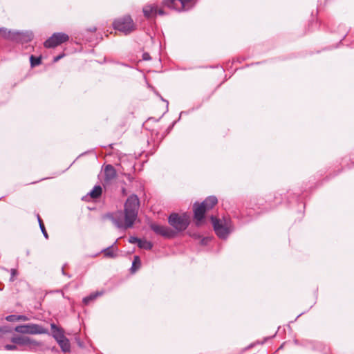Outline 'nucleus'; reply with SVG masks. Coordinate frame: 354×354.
Segmentation results:
<instances>
[{
    "mask_svg": "<svg viewBox=\"0 0 354 354\" xmlns=\"http://www.w3.org/2000/svg\"><path fill=\"white\" fill-rule=\"evenodd\" d=\"M102 194V187L100 185H95L89 192V195L93 198H97Z\"/></svg>",
    "mask_w": 354,
    "mask_h": 354,
    "instance_id": "obj_21",
    "label": "nucleus"
},
{
    "mask_svg": "<svg viewBox=\"0 0 354 354\" xmlns=\"http://www.w3.org/2000/svg\"><path fill=\"white\" fill-rule=\"evenodd\" d=\"M90 30H91V31L94 32V31H95V30H96V28H93L91 29Z\"/></svg>",
    "mask_w": 354,
    "mask_h": 354,
    "instance_id": "obj_37",
    "label": "nucleus"
},
{
    "mask_svg": "<svg viewBox=\"0 0 354 354\" xmlns=\"http://www.w3.org/2000/svg\"><path fill=\"white\" fill-rule=\"evenodd\" d=\"M30 65L32 67H35L41 64V57H35L31 55L30 57Z\"/></svg>",
    "mask_w": 354,
    "mask_h": 354,
    "instance_id": "obj_24",
    "label": "nucleus"
},
{
    "mask_svg": "<svg viewBox=\"0 0 354 354\" xmlns=\"http://www.w3.org/2000/svg\"><path fill=\"white\" fill-rule=\"evenodd\" d=\"M143 13L147 18H150L152 15L156 14V7L151 5L145 6L143 8Z\"/></svg>",
    "mask_w": 354,
    "mask_h": 354,
    "instance_id": "obj_20",
    "label": "nucleus"
},
{
    "mask_svg": "<svg viewBox=\"0 0 354 354\" xmlns=\"http://www.w3.org/2000/svg\"><path fill=\"white\" fill-rule=\"evenodd\" d=\"M190 236H192L195 239H201V236L198 234H197V233H194L192 234H190Z\"/></svg>",
    "mask_w": 354,
    "mask_h": 354,
    "instance_id": "obj_34",
    "label": "nucleus"
},
{
    "mask_svg": "<svg viewBox=\"0 0 354 354\" xmlns=\"http://www.w3.org/2000/svg\"><path fill=\"white\" fill-rule=\"evenodd\" d=\"M200 240H201V245H206V244H207V243L209 241V238H207V237H205V238H202V239L201 238Z\"/></svg>",
    "mask_w": 354,
    "mask_h": 354,
    "instance_id": "obj_29",
    "label": "nucleus"
},
{
    "mask_svg": "<svg viewBox=\"0 0 354 354\" xmlns=\"http://www.w3.org/2000/svg\"><path fill=\"white\" fill-rule=\"evenodd\" d=\"M64 55H65L63 53V54H61V55H57V56L53 58V62H58L60 59H62V57H64Z\"/></svg>",
    "mask_w": 354,
    "mask_h": 354,
    "instance_id": "obj_30",
    "label": "nucleus"
},
{
    "mask_svg": "<svg viewBox=\"0 0 354 354\" xmlns=\"http://www.w3.org/2000/svg\"><path fill=\"white\" fill-rule=\"evenodd\" d=\"M2 290V289H1V288H0V290Z\"/></svg>",
    "mask_w": 354,
    "mask_h": 354,
    "instance_id": "obj_38",
    "label": "nucleus"
},
{
    "mask_svg": "<svg viewBox=\"0 0 354 354\" xmlns=\"http://www.w3.org/2000/svg\"><path fill=\"white\" fill-rule=\"evenodd\" d=\"M142 58H143L144 60H149V59H151V57H150L149 54L147 53H143Z\"/></svg>",
    "mask_w": 354,
    "mask_h": 354,
    "instance_id": "obj_31",
    "label": "nucleus"
},
{
    "mask_svg": "<svg viewBox=\"0 0 354 354\" xmlns=\"http://www.w3.org/2000/svg\"><path fill=\"white\" fill-rule=\"evenodd\" d=\"M11 342L16 345L24 346L21 350L30 351H41L43 344L29 337L17 335L11 338Z\"/></svg>",
    "mask_w": 354,
    "mask_h": 354,
    "instance_id": "obj_3",
    "label": "nucleus"
},
{
    "mask_svg": "<svg viewBox=\"0 0 354 354\" xmlns=\"http://www.w3.org/2000/svg\"><path fill=\"white\" fill-rule=\"evenodd\" d=\"M16 38L14 39L15 41L21 43H28L33 38V34L32 32H16Z\"/></svg>",
    "mask_w": 354,
    "mask_h": 354,
    "instance_id": "obj_12",
    "label": "nucleus"
},
{
    "mask_svg": "<svg viewBox=\"0 0 354 354\" xmlns=\"http://www.w3.org/2000/svg\"><path fill=\"white\" fill-rule=\"evenodd\" d=\"M214 230L216 235L223 239H227L234 228L230 218L218 219L214 216L211 217Z\"/></svg>",
    "mask_w": 354,
    "mask_h": 354,
    "instance_id": "obj_2",
    "label": "nucleus"
},
{
    "mask_svg": "<svg viewBox=\"0 0 354 354\" xmlns=\"http://www.w3.org/2000/svg\"><path fill=\"white\" fill-rule=\"evenodd\" d=\"M58 344L59 345L62 351L64 353L70 352L71 351V344L68 338L66 337L63 338L62 339H60L59 342H57Z\"/></svg>",
    "mask_w": 354,
    "mask_h": 354,
    "instance_id": "obj_17",
    "label": "nucleus"
},
{
    "mask_svg": "<svg viewBox=\"0 0 354 354\" xmlns=\"http://www.w3.org/2000/svg\"><path fill=\"white\" fill-rule=\"evenodd\" d=\"M104 182L103 185L104 187L108 186L112 183V182L117 177V172L114 167L111 165H106L104 169Z\"/></svg>",
    "mask_w": 354,
    "mask_h": 354,
    "instance_id": "obj_10",
    "label": "nucleus"
},
{
    "mask_svg": "<svg viewBox=\"0 0 354 354\" xmlns=\"http://www.w3.org/2000/svg\"><path fill=\"white\" fill-rule=\"evenodd\" d=\"M140 239H138L136 236H131L129 239V242L131 243H137L138 245Z\"/></svg>",
    "mask_w": 354,
    "mask_h": 354,
    "instance_id": "obj_27",
    "label": "nucleus"
},
{
    "mask_svg": "<svg viewBox=\"0 0 354 354\" xmlns=\"http://www.w3.org/2000/svg\"><path fill=\"white\" fill-rule=\"evenodd\" d=\"M156 14H158L159 15H164L165 14V12H164V10L162 9L158 10L156 8Z\"/></svg>",
    "mask_w": 354,
    "mask_h": 354,
    "instance_id": "obj_33",
    "label": "nucleus"
},
{
    "mask_svg": "<svg viewBox=\"0 0 354 354\" xmlns=\"http://www.w3.org/2000/svg\"><path fill=\"white\" fill-rule=\"evenodd\" d=\"M37 218H38V222H39V227H40V229L44 234V236L46 238V239H48V233L45 229V227H44V225L42 222V220L41 219V218L39 217V215H37Z\"/></svg>",
    "mask_w": 354,
    "mask_h": 354,
    "instance_id": "obj_25",
    "label": "nucleus"
},
{
    "mask_svg": "<svg viewBox=\"0 0 354 354\" xmlns=\"http://www.w3.org/2000/svg\"><path fill=\"white\" fill-rule=\"evenodd\" d=\"M140 264H141V262H140V259L139 257L135 256L134 259L132 263V266L131 268V272H135L137 270H138L140 267Z\"/></svg>",
    "mask_w": 354,
    "mask_h": 354,
    "instance_id": "obj_23",
    "label": "nucleus"
},
{
    "mask_svg": "<svg viewBox=\"0 0 354 354\" xmlns=\"http://www.w3.org/2000/svg\"><path fill=\"white\" fill-rule=\"evenodd\" d=\"M114 29L123 32L124 35L130 34L135 30V24L129 16L115 20L113 24Z\"/></svg>",
    "mask_w": 354,
    "mask_h": 354,
    "instance_id": "obj_5",
    "label": "nucleus"
},
{
    "mask_svg": "<svg viewBox=\"0 0 354 354\" xmlns=\"http://www.w3.org/2000/svg\"><path fill=\"white\" fill-rule=\"evenodd\" d=\"M15 330L22 334H42L45 333L44 329L39 325L28 324L19 325L15 327Z\"/></svg>",
    "mask_w": 354,
    "mask_h": 354,
    "instance_id": "obj_7",
    "label": "nucleus"
},
{
    "mask_svg": "<svg viewBox=\"0 0 354 354\" xmlns=\"http://www.w3.org/2000/svg\"><path fill=\"white\" fill-rule=\"evenodd\" d=\"M10 273H11V277H10V281H14V277L17 274V272L15 269H11L10 270Z\"/></svg>",
    "mask_w": 354,
    "mask_h": 354,
    "instance_id": "obj_28",
    "label": "nucleus"
},
{
    "mask_svg": "<svg viewBox=\"0 0 354 354\" xmlns=\"http://www.w3.org/2000/svg\"><path fill=\"white\" fill-rule=\"evenodd\" d=\"M138 246L140 248L145 249V250H151L153 247V244L147 240L140 239Z\"/></svg>",
    "mask_w": 354,
    "mask_h": 354,
    "instance_id": "obj_22",
    "label": "nucleus"
},
{
    "mask_svg": "<svg viewBox=\"0 0 354 354\" xmlns=\"http://www.w3.org/2000/svg\"><path fill=\"white\" fill-rule=\"evenodd\" d=\"M162 100L167 102V105L168 106L169 102L167 100H164L162 97H161Z\"/></svg>",
    "mask_w": 354,
    "mask_h": 354,
    "instance_id": "obj_36",
    "label": "nucleus"
},
{
    "mask_svg": "<svg viewBox=\"0 0 354 354\" xmlns=\"http://www.w3.org/2000/svg\"><path fill=\"white\" fill-rule=\"evenodd\" d=\"M207 209L203 203L198 204L197 203L194 205V218L196 220V225H199L201 221L203 219L205 212Z\"/></svg>",
    "mask_w": 354,
    "mask_h": 354,
    "instance_id": "obj_11",
    "label": "nucleus"
},
{
    "mask_svg": "<svg viewBox=\"0 0 354 354\" xmlns=\"http://www.w3.org/2000/svg\"><path fill=\"white\" fill-rule=\"evenodd\" d=\"M192 1L193 0H164L163 4L178 11H185L189 10V7L186 8V3L192 2Z\"/></svg>",
    "mask_w": 354,
    "mask_h": 354,
    "instance_id": "obj_9",
    "label": "nucleus"
},
{
    "mask_svg": "<svg viewBox=\"0 0 354 354\" xmlns=\"http://www.w3.org/2000/svg\"><path fill=\"white\" fill-rule=\"evenodd\" d=\"M139 207L140 201L138 197L135 194H132L127 198L124 203V212L119 211L114 214H109L106 215V217L118 228L128 229L133 225L138 217Z\"/></svg>",
    "mask_w": 354,
    "mask_h": 354,
    "instance_id": "obj_1",
    "label": "nucleus"
},
{
    "mask_svg": "<svg viewBox=\"0 0 354 354\" xmlns=\"http://www.w3.org/2000/svg\"><path fill=\"white\" fill-rule=\"evenodd\" d=\"M5 349L7 350V351H14V350H17V346L14 344H6L5 346H4Z\"/></svg>",
    "mask_w": 354,
    "mask_h": 354,
    "instance_id": "obj_26",
    "label": "nucleus"
},
{
    "mask_svg": "<svg viewBox=\"0 0 354 354\" xmlns=\"http://www.w3.org/2000/svg\"><path fill=\"white\" fill-rule=\"evenodd\" d=\"M150 227L156 234L165 238L171 239L176 236V232L167 226L152 223Z\"/></svg>",
    "mask_w": 354,
    "mask_h": 354,
    "instance_id": "obj_8",
    "label": "nucleus"
},
{
    "mask_svg": "<svg viewBox=\"0 0 354 354\" xmlns=\"http://www.w3.org/2000/svg\"><path fill=\"white\" fill-rule=\"evenodd\" d=\"M117 243V241L111 246L104 249L102 250V252L104 254V257L109 258H115L117 257V248L114 246V245Z\"/></svg>",
    "mask_w": 354,
    "mask_h": 354,
    "instance_id": "obj_14",
    "label": "nucleus"
},
{
    "mask_svg": "<svg viewBox=\"0 0 354 354\" xmlns=\"http://www.w3.org/2000/svg\"><path fill=\"white\" fill-rule=\"evenodd\" d=\"M6 319L8 322H14L19 321H28L30 318L26 315H10L6 317Z\"/></svg>",
    "mask_w": 354,
    "mask_h": 354,
    "instance_id": "obj_18",
    "label": "nucleus"
},
{
    "mask_svg": "<svg viewBox=\"0 0 354 354\" xmlns=\"http://www.w3.org/2000/svg\"><path fill=\"white\" fill-rule=\"evenodd\" d=\"M218 202V200L216 196H208L203 202V205L205 206L206 209H212Z\"/></svg>",
    "mask_w": 354,
    "mask_h": 354,
    "instance_id": "obj_16",
    "label": "nucleus"
},
{
    "mask_svg": "<svg viewBox=\"0 0 354 354\" xmlns=\"http://www.w3.org/2000/svg\"><path fill=\"white\" fill-rule=\"evenodd\" d=\"M68 39V35L63 32H55L44 42V46L48 48H55Z\"/></svg>",
    "mask_w": 354,
    "mask_h": 354,
    "instance_id": "obj_6",
    "label": "nucleus"
},
{
    "mask_svg": "<svg viewBox=\"0 0 354 354\" xmlns=\"http://www.w3.org/2000/svg\"><path fill=\"white\" fill-rule=\"evenodd\" d=\"M196 1L193 0L192 2L186 3V8L189 7V9L194 6L195 4Z\"/></svg>",
    "mask_w": 354,
    "mask_h": 354,
    "instance_id": "obj_32",
    "label": "nucleus"
},
{
    "mask_svg": "<svg viewBox=\"0 0 354 354\" xmlns=\"http://www.w3.org/2000/svg\"><path fill=\"white\" fill-rule=\"evenodd\" d=\"M50 328L53 336L57 342H59L60 339H62L65 337L62 328L57 327L55 324H51Z\"/></svg>",
    "mask_w": 354,
    "mask_h": 354,
    "instance_id": "obj_13",
    "label": "nucleus"
},
{
    "mask_svg": "<svg viewBox=\"0 0 354 354\" xmlns=\"http://www.w3.org/2000/svg\"><path fill=\"white\" fill-rule=\"evenodd\" d=\"M103 295L102 292H93L87 297L83 298L82 302L84 305H88L90 302L94 301L97 297Z\"/></svg>",
    "mask_w": 354,
    "mask_h": 354,
    "instance_id": "obj_19",
    "label": "nucleus"
},
{
    "mask_svg": "<svg viewBox=\"0 0 354 354\" xmlns=\"http://www.w3.org/2000/svg\"><path fill=\"white\" fill-rule=\"evenodd\" d=\"M168 222L174 228L176 234L186 230L189 224V216L185 214L179 215L177 213H172L168 218Z\"/></svg>",
    "mask_w": 354,
    "mask_h": 354,
    "instance_id": "obj_4",
    "label": "nucleus"
},
{
    "mask_svg": "<svg viewBox=\"0 0 354 354\" xmlns=\"http://www.w3.org/2000/svg\"><path fill=\"white\" fill-rule=\"evenodd\" d=\"M62 274L66 275V272L64 271V266H63L62 268Z\"/></svg>",
    "mask_w": 354,
    "mask_h": 354,
    "instance_id": "obj_35",
    "label": "nucleus"
},
{
    "mask_svg": "<svg viewBox=\"0 0 354 354\" xmlns=\"http://www.w3.org/2000/svg\"><path fill=\"white\" fill-rule=\"evenodd\" d=\"M15 32H12L11 30H8L6 28H0V37L11 41H14V39L16 38Z\"/></svg>",
    "mask_w": 354,
    "mask_h": 354,
    "instance_id": "obj_15",
    "label": "nucleus"
}]
</instances>
